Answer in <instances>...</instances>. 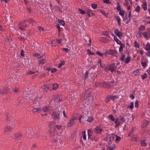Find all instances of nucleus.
<instances>
[{"label":"nucleus","mask_w":150,"mask_h":150,"mask_svg":"<svg viewBox=\"0 0 150 150\" xmlns=\"http://www.w3.org/2000/svg\"><path fill=\"white\" fill-rule=\"evenodd\" d=\"M49 126L51 128L50 135L52 136H54L56 134V122L55 121L51 122L49 124Z\"/></svg>","instance_id":"1"},{"label":"nucleus","mask_w":150,"mask_h":150,"mask_svg":"<svg viewBox=\"0 0 150 150\" xmlns=\"http://www.w3.org/2000/svg\"><path fill=\"white\" fill-rule=\"evenodd\" d=\"M91 91V88H88L86 91L84 93L82 94L81 97V99L82 100H84L86 99L90 94Z\"/></svg>","instance_id":"2"},{"label":"nucleus","mask_w":150,"mask_h":150,"mask_svg":"<svg viewBox=\"0 0 150 150\" xmlns=\"http://www.w3.org/2000/svg\"><path fill=\"white\" fill-rule=\"evenodd\" d=\"M59 112L58 113V116L57 115V119L60 118V115H62V114H63L64 117L67 118V117L65 112V111L63 110V108L62 106H60L58 107Z\"/></svg>","instance_id":"3"},{"label":"nucleus","mask_w":150,"mask_h":150,"mask_svg":"<svg viewBox=\"0 0 150 150\" xmlns=\"http://www.w3.org/2000/svg\"><path fill=\"white\" fill-rule=\"evenodd\" d=\"M106 53L110 55H112L114 56H116L117 52L115 50H106Z\"/></svg>","instance_id":"4"},{"label":"nucleus","mask_w":150,"mask_h":150,"mask_svg":"<svg viewBox=\"0 0 150 150\" xmlns=\"http://www.w3.org/2000/svg\"><path fill=\"white\" fill-rule=\"evenodd\" d=\"M31 96V94L29 92H24L23 94V98L25 100H27Z\"/></svg>","instance_id":"5"},{"label":"nucleus","mask_w":150,"mask_h":150,"mask_svg":"<svg viewBox=\"0 0 150 150\" xmlns=\"http://www.w3.org/2000/svg\"><path fill=\"white\" fill-rule=\"evenodd\" d=\"M76 119V118L74 117L70 119L67 123V127H70L74 125L75 122L74 121Z\"/></svg>","instance_id":"6"},{"label":"nucleus","mask_w":150,"mask_h":150,"mask_svg":"<svg viewBox=\"0 0 150 150\" xmlns=\"http://www.w3.org/2000/svg\"><path fill=\"white\" fill-rule=\"evenodd\" d=\"M117 68V67L115 65V63H113L110 65L109 68L108 69V70H110L111 72L115 71Z\"/></svg>","instance_id":"7"},{"label":"nucleus","mask_w":150,"mask_h":150,"mask_svg":"<svg viewBox=\"0 0 150 150\" xmlns=\"http://www.w3.org/2000/svg\"><path fill=\"white\" fill-rule=\"evenodd\" d=\"M11 88L10 86L7 87V89L6 87L3 88L2 90H0V94L4 95V94H7V92L8 91V90Z\"/></svg>","instance_id":"8"},{"label":"nucleus","mask_w":150,"mask_h":150,"mask_svg":"<svg viewBox=\"0 0 150 150\" xmlns=\"http://www.w3.org/2000/svg\"><path fill=\"white\" fill-rule=\"evenodd\" d=\"M4 134H8L9 132L11 131L12 128L10 126H7L4 127Z\"/></svg>","instance_id":"9"},{"label":"nucleus","mask_w":150,"mask_h":150,"mask_svg":"<svg viewBox=\"0 0 150 150\" xmlns=\"http://www.w3.org/2000/svg\"><path fill=\"white\" fill-rule=\"evenodd\" d=\"M19 25L20 26L18 28L22 30H25L28 26V25L27 24L24 25H22L21 23H20L19 24Z\"/></svg>","instance_id":"10"},{"label":"nucleus","mask_w":150,"mask_h":150,"mask_svg":"<svg viewBox=\"0 0 150 150\" xmlns=\"http://www.w3.org/2000/svg\"><path fill=\"white\" fill-rule=\"evenodd\" d=\"M42 88L44 91H47L48 90H50L51 89L49 86H48L47 85H42L41 86Z\"/></svg>","instance_id":"11"},{"label":"nucleus","mask_w":150,"mask_h":150,"mask_svg":"<svg viewBox=\"0 0 150 150\" xmlns=\"http://www.w3.org/2000/svg\"><path fill=\"white\" fill-rule=\"evenodd\" d=\"M114 33L118 37H120L123 35V33L120 32L117 29H116L114 31Z\"/></svg>","instance_id":"12"},{"label":"nucleus","mask_w":150,"mask_h":150,"mask_svg":"<svg viewBox=\"0 0 150 150\" xmlns=\"http://www.w3.org/2000/svg\"><path fill=\"white\" fill-rule=\"evenodd\" d=\"M102 130L100 127H97L95 128L94 131L96 133H100Z\"/></svg>","instance_id":"13"},{"label":"nucleus","mask_w":150,"mask_h":150,"mask_svg":"<svg viewBox=\"0 0 150 150\" xmlns=\"http://www.w3.org/2000/svg\"><path fill=\"white\" fill-rule=\"evenodd\" d=\"M50 109V108L49 106H44L42 108V110L45 112H46L49 111Z\"/></svg>","instance_id":"14"},{"label":"nucleus","mask_w":150,"mask_h":150,"mask_svg":"<svg viewBox=\"0 0 150 150\" xmlns=\"http://www.w3.org/2000/svg\"><path fill=\"white\" fill-rule=\"evenodd\" d=\"M112 99L111 95H109L107 96L105 99V102L107 103L110 102Z\"/></svg>","instance_id":"15"},{"label":"nucleus","mask_w":150,"mask_h":150,"mask_svg":"<svg viewBox=\"0 0 150 150\" xmlns=\"http://www.w3.org/2000/svg\"><path fill=\"white\" fill-rule=\"evenodd\" d=\"M115 123V124L116 127H118L120 125V122L119 121V119L118 118L116 119L114 121Z\"/></svg>","instance_id":"16"},{"label":"nucleus","mask_w":150,"mask_h":150,"mask_svg":"<svg viewBox=\"0 0 150 150\" xmlns=\"http://www.w3.org/2000/svg\"><path fill=\"white\" fill-rule=\"evenodd\" d=\"M34 56L35 57H37L38 58H41L43 56V55L41 53H36L34 54Z\"/></svg>","instance_id":"17"},{"label":"nucleus","mask_w":150,"mask_h":150,"mask_svg":"<svg viewBox=\"0 0 150 150\" xmlns=\"http://www.w3.org/2000/svg\"><path fill=\"white\" fill-rule=\"evenodd\" d=\"M42 111L41 110L40 108H35L32 110L33 112H40Z\"/></svg>","instance_id":"18"},{"label":"nucleus","mask_w":150,"mask_h":150,"mask_svg":"<svg viewBox=\"0 0 150 150\" xmlns=\"http://www.w3.org/2000/svg\"><path fill=\"white\" fill-rule=\"evenodd\" d=\"M50 113L51 114L53 119H55L56 118V112H54L52 111H51L50 112Z\"/></svg>","instance_id":"19"},{"label":"nucleus","mask_w":150,"mask_h":150,"mask_svg":"<svg viewBox=\"0 0 150 150\" xmlns=\"http://www.w3.org/2000/svg\"><path fill=\"white\" fill-rule=\"evenodd\" d=\"M125 57L126 55L125 54H123L121 56L120 58V60L122 62H124Z\"/></svg>","instance_id":"20"},{"label":"nucleus","mask_w":150,"mask_h":150,"mask_svg":"<svg viewBox=\"0 0 150 150\" xmlns=\"http://www.w3.org/2000/svg\"><path fill=\"white\" fill-rule=\"evenodd\" d=\"M130 18L127 17H126V18L125 19L123 20L127 24H128L130 21Z\"/></svg>","instance_id":"21"},{"label":"nucleus","mask_w":150,"mask_h":150,"mask_svg":"<svg viewBox=\"0 0 150 150\" xmlns=\"http://www.w3.org/2000/svg\"><path fill=\"white\" fill-rule=\"evenodd\" d=\"M141 146L142 147L146 146H147V144L144 140H142L141 142Z\"/></svg>","instance_id":"22"},{"label":"nucleus","mask_w":150,"mask_h":150,"mask_svg":"<svg viewBox=\"0 0 150 150\" xmlns=\"http://www.w3.org/2000/svg\"><path fill=\"white\" fill-rule=\"evenodd\" d=\"M87 14L88 15L89 17L91 16V15H94V14L93 13L92 11L90 9H88L87 12Z\"/></svg>","instance_id":"23"},{"label":"nucleus","mask_w":150,"mask_h":150,"mask_svg":"<svg viewBox=\"0 0 150 150\" xmlns=\"http://www.w3.org/2000/svg\"><path fill=\"white\" fill-rule=\"evenodd\" d=\"M142 7L143 8L144 10H146L147 8V4L146 2L144 3L142 5Z\"/></svg>","instance_id":"24"},{"label":"nucleus","mask_w":150,"mask_h":150,"mask_svg":"<svg viewBox=\"0 0 150 150\" xmlns=\"http://www.w3.org/2000/svg\"><path fill=\"white\" fill-rule=\"evenodd\" d=\"M39 62L40 64H43L44 63L46 62V60L45 59L42 58L39 60Z\"/></svg>","instance_id":"25"},{"label":"nucleus","mask_w":150,"mask_h":150,"mask_svg":"<svg viewBox=\"0 0 150 150\" xmlns=\"http://www.w3.org/2000/svg\"><path fill=\"white\" fill-rule=\"evenodd\" d=\"M28 21L30 24H33V23H35L34 20L32 18H30L27 20Z\"/></svg>","instance_id":"26"},{"label":"nucleus","mask_w":150,"mask_h":150,"mask_svg":"<svg viewBox=\"0 0 150 150\" xmlns=\"http://www.w3.org/2000/svg\"><path fill=\"white\" fill-rule=\"evenodd\" d=\"M100 86L103 87H105L107 85L106 83L104 81L100 82L99 83Z\"/></svg>","instance_id":"27"},{"label":"nucleus","mask_w":150,"mask_h":150,"mask_svg":"<svg viewBox=\"0 0 150 150\" xmlns=\"http://www.w3.org/2000/svg\"><path fill=\"white\" fill-rule=\"evenodd\" d=\"M120 45L119 49V51L120 52H121L123 50V48L125 47V45L124 44H121Z\"/></svg>","instance_id":"28"},{"label":"nucleus","mask_w":150,"mask_h":150,"mask_svg":"<svg viewBox=\"0 0 150 150\" xmlns=\"http://www.w3.org/2000/svg\"><path fill=\"white\" fill-rule=\"evenodd\" d=\"M145 49L147 51H149L150 50V44L147 42Z\"/></svg>","instance_id":"29"},{"label":"nucleus","mask_w":150,"mask_h":150,"mask_svg":"<svg viewBox=\"0 0 150 150\" xmlns=\"http://www.w3.org/2000/svg\"><path fill=\"white\" fill-rule=\"evenodd\" d=\"M65 63V62L64 61H61L60 63L59 64L58 67L59 68H60L61 66L64 65Z\"/></svg>","instance_id":"30"},{"label":"nucleus","mask_w":150,"mask_h":150,"mask_svg":"<svg viewBox=\"0 0 150 150\" xmlns=\"http://www.w3.org/2000/svg\"><path fill=\"white\" fill-rule=\"evenodd\" d=\"M130 59V57H128L125 59L124 62L126 63L127 64L129 62Z\"/></svg>","instance_id":"31"},{"label":"nucleus","mask_w":150,"mask_h":150,"mask_svg":"<svg viewBox=\"0 0 150 150\" xmlns=\"http://www.w3.org/2000/svg\"><path fill=\"white\" fill-rule=\"evenodd\" d=\"M58 22L61 25H64L65 24L64 21L62 20H58Z\"/></svg>","instance_id":"32"},{"label":"nucleus","mask_w":150,"mask_h":150,"mask_svg":"<svg viewBox=\"0 0 150 150\" xmlns=\"http://www.w3.org/2000/svg\"><path fill=\"white\" fill-rule=\"evenodd\" d=\"M114 39L118 44L120 45L122 44L121 42L119 40L117 37H114Z\"/></svg>","instance_id":"33"},{"label":"nucleus","mask_w":150,"mask_h":150,"mask_svg":"<svg viewBox=\"0 0 150 150\" xmlns=\"http://www.w3.org/2000/svg\"><path fill=\"white\" fill-rule=\"evenodd\" d=\"M116 18L117 20V22L118 23L119 25H121V22H120V19L119 16H117L116 17Z\"/></svg>","instance_id":"34"},{"label":"nucleus","mask_w":150,"mask_h":150,"mask_svg":"<svg viewBox=\"0 0 150 150\" xmlns=\"http://www.w3.org/2000/svg\"><path fill=\"white\" fill-rule=\"evenodd\" d=\"M88 137H91L92 135L93 131L91 129H89L88 130Z\"/></svg>","instance_id":"35"},{"label":"nucleus","mask_w":150,"mask_h":150,"mask_svg":"<svg viewBox=\"0 0 150 150\" xmlns=\"http://www.w3.org/2000/svg\"><path fill=\"white\" fill-rule=\"evenodd\" d=\"M109 118L111 120L114 121H115V119L113 115H110L109 116Z\"/></svg>","instance_id":"36"},{"label":"nucleus","mask_w":150,"mask_h":150,"mask_svg":"<svg viewBox=\"0 0 150 150\" xmlns=\"http://www.w3.org/2000/svg\"><path fill=\"white\" fill-rule=\"evenodd\" d=\"M134 47H137L138 48L139 47V44L136 41H135L134 42Z\"/></svg>","instance_id":"37"},{"label":"nucleus","mask_w":150,"mask_h":150,"mask_svg":"<svg viewBox=\"0 0 150 150\" xmlns=\"http://www.w3.org/2000/svg\"><path fill=\"white\" fill-rule=\"evenodd\" d=\"M97 5L96 4H91V7L94 9H96L97 8Z\"/></svg>","instance_id":"38"},{"label":"nucleus","mask_w":150,"mask_h":150,"mask_svg":"<svg viewBox=\"0 0 150 150\" xmlns=\"http://www.w3.org/2000/svg\"><path fill=\"white\" fill-rule=\"evenodd\" d=\"M13 90L15 93L18 92L19 91V88L16 87L13 88Z\"/></svg>","instance_id":"39"},{"label":"nucleus","mask_w":150,"mask_h":150,"mask_svg":"<svg viewBox=\"0 0 150 150\" xmlns=\"http://www.w3.org/2000/svg\"><path fill=\"white\" fill-rule=\"evenodd\" d=\"M82 134H83V139L86 140V132L85 131H83L82 132Z\"/></svg>","instance_id":"40"},{"label":"nucleus","mask_w":150,"mask_h":150,"mask_svg":"<svg viewBox=\"0 0 150 150\" xmlns=\"http://www.w3.org/2000/svg\"><path fill=\"white\" fill-rule=\"evenodd\" d=\"M111 97L112 98V100H113V101H114L115 99L118 98V97L117 96L111 95Z\"/></svg>","instance_id":"41"},{"label":"nucleus","mask_w":150,"mask_h":150,"mask_svg":"<svg viewBox=\"0 0 150 150\" xmlns=\"http://www.w3.org/2000/svg\"><path fill=\"white\" fill-rule=\"evenodd\" d=\"M134 103L132 102L130 103V104L128 106V108H130L131 109H132L133 108Z\"/></svg>","instance_id":"42"},{"label":"nucleus","mask_w":150,"mask_h":150,"mask_svg":"<svg viewBox=\"0 0 150 150\" xmlns=\"http://www.w3.org/2000/svg\"><path fill=\"white\" fill-rule=\"evenodd\" d=\"M21 136V134L19 133H16L14 135V137L15 138H18L20 137Z\"/></svg>","instance_id":"43"},{"label":"nucleus","mask_w":150,"mask_h":150,"mask_svg":"<svg viewBox=\"0 0 150 150\" xmlns=\"http://www.w3.org/2000/svg\"><path fill=\"white\" fill-rule=\"evenodd\" d=\"M140 7L139 6H137L135 9V11L137 12L140 11Z\"/></svg>","instance_id":"44"},{"label":"nucleus","mask_w":150,"mask_h":150,"mask_svg":"<svg viewBox=\"0 0 150 150\" xmlns=\"http://www.w3.org/2000/svg\"><path fill=\"white\" fill-rule=\"evenodd\" d=\"M141 76H142V78L143 79H145V78H146V77H147V74L146 73H145L144 75H142Z\"/></svg>","instance_id":"45"},{"label":"nucleus","mask_w":150,"mask_h":150,"mask_svg":"<svg viewBox=\"0 0 150 150\" xmlns=\"http://www.w3.org/2000/svg\"><path fill=\"white\" fill-rule=\"evenodd\" d=\"M79 10L80 13L81 14H83L85 13V12L84 11L80 8H79Z\"/></svg>","instance_id":"46"},{"label":"nucleus","mask_w":150,"mask_h":150,"mask_svg":"<svg viewBox=\"0 0 150 150\" xmlns=\"http://www.w3.org/2000/svg\"><path fill=\"white\" fill-rule=\"evenodd\" d=\"M149 123V122L147 121H144L143 122V127H146Z\"/></svg>","instance_id":"47"},{"label":"nucleus","mask_w":150,"mask_h":150,"mask_svg":"<svg viewBox=\"0 0 150 150\" xmlns=\"http://www.w3.org/2000/svg\"><path fill=\"white\" fill-rule=\"evenodd\" d=\"M93 120V118L92 117H89L88 118V119L87 120V121L89 122H91L92 120Z\"/></svg>","instance_id":"48"},{"label":"nucleus","mask_w":150,"mask_h":150,"mask_svg":"<svg viewBox=\"0 0 150 150\" xmlns=\"http://www.w3.org/2000/svg\"><path fill=\"white\" fill-rule=\"evenodd\" d=\"M119 13L121 16H124V15L125 12L121 10L120 11V12H119Z\"/></svg>","instance_id":"49"},{"label":"nucleus","mask_w":150,"mask_h":150,"mask_svg":"<svg viewBox=\"0 0 150 150\" xmlns=\"http://www.w3.org/2000/svg\"><path fill=\"white\" fill-rule=\"evenodd\" d=\"M139 30H144L145 29V26L143 25H141L139 28Z\"/></svg>","instance_id":"50"},{"label":"nucleus","mask_w":150,"mask_h":150,"mask_svg":"<svg viewBox=\"0 0 150 150\" xmlns=\"http://www.w3.org/2000/svg\"><path fill=\"white\" fill-rule=\"evenodd\" d=\"M88 71H86L85 74L83 75V77L84 78V79H87V76L88 74Z\"/></svg>","instance_id":"51"},{"label":"nucleus","mask_w":150,"mask_h":150,"mask_svg":"<svg viewBox=\"0 0 150 150\" xmlns=\"http://www.w3.org/2000/svg\"><path fill=\"white\" fill-rule=\"evenodd\" d=\"M49 86H50V85H52L53 86V90H55L56 89V83H54L52 84H51L50 85H48Z\"/></svg>","instance_id":"52"},{"label":"nucleus","mask_w":150,"mask_h":150,"mask_svg":"<svg viewBox=\"0 0 150 150\" xmlns=\"http://www.w3.org/2000/svg\"><path fill=\"white\" fill-rule=\"evenodd\" d=\"M137 136H134L132 137V140L133 141H136L137 140Z\"/></svg>","instance_id":"53"},{"label":"nucleus","mask_w":150,"mask_h":150,"mask_svg":"<svg viewBox=\"0 0 150 150\" xmlns=\"http://www.w3.org/2000/svg\"><path fill=\"white\" fill-rule=\"evenodd\" d=\"M103 2L105 3L108 4H111L110 2L109 1V0H103Z\"/></svg>","instance_id":"54"},{"label":"nucleus","mask_w":150,"mask_h":150,"mask_svg":"<svg viewBox=\"0 0 150 150\" xmlns=\"http://www.w3.org/2000/svg\"><path fill=\"white\" fill-rule=\"evenodd\" d=\"M38 100H38V99H37V100H35V103L36 104V106H38L40 104H39V102H38Z\"/></svg>","instance_id":"55"},{"label":"nucleus","mask_w":150,"mask_h":150,"mask_svg":"<svg viewBox=\"0 0 150 150\" xmlns=\"http://www.w3.org/2000/svg\"><path fill=\"white\" fill-rule=\"evenodd\" d=\"M62 97L61 96H60L59 98H57V102L61 101L62 100Z\"/></svg>","instance_id":"56"},{"label":"nucleus","mask_w":150,"mask_h":150,"mask_svg":"<svg viewBox=\"0 0 150 150\" xmlns=\"http://www.w3.org/2000/svg\"><path fill=\"white\" fill-rule=\"evenodd\" d=\"M117 9L118 11L121 10V7L119 4V3L117 2Z\"/></svg>","instance_id":"57"},{"label":"nucleus","mask_w":150,"mask_h":150,"mask_svg":"<svg viewBox=\"0 0 150 150\" xmlns=\"http://www.w3.org/2000/svg\"><path fill=\"white\" fill-rule=\"evenodd\" d=\"M38 29L39 30H42V31L44 30V29L42 27L40 26H38Z\"/></svg>","instance_id":"58"},{"label":"nucleus","mask_w":150,"mask_h":150,"mask_svg":"<svg viewBox=\"0 0 150 150\" xmlns=\"http://www.w3.org/2000/svg\"><path fill=\"white\" fill-rule=\"evenodd\" d=\"M142 33L141 32H139L137 34V36L139 38H141L142 35Z\"/></svg>","instance_id":"59"},{"label":"nucleus","mask_w":150,"mask_h":150,"mask_svg":"<svg viewBox=\"0 0 150 150\" xmlns=\"http://www.w3.org/2000/svg\"><path fill=\"white\" fill-rule=\"evenodd\" d=\"M96 54L99 55L100 56H102L103 55V53H100L99 51H97L96 52Z\"/></svg>","instance_id":"60"},{"label":"nucleus","mask_w":150,"mask_h":150,"mask_svg":"<svg viewBox=\"0 0 150 150\" xmlns=\"http://www.w3.org/2000/svg\"><path fill=\"white\" fill-rule=\"evenodd\" d=\"M115 146L113 147H111V146L108 147V149L109 150H113L115 147Z\"/></svg>","instance_id":"61"},{"label":"nucleus","mask_w":150,"mask_h":150,"mask_svg":"<svg viewBox=\"0 0 150 150\" xmlns=\"http://www.w3.org/2000/svg\"><path fill=\"white\" fill-rule=\"evenodd\" d=\"M143 36L145 38H146L147 36V33L146 32H144L142 33Z\"/></svg>","instance_id":"62"},{"label":"nucleus","mask_w":150,"mask_h":150,"mask_svg":"<svg viewBox=\"0 0 150 150\" xmlns=\"http://www.w3.org/2000/svg\"><path fill=\"white\" fill-rule=\"evenodd\" d=\"M121 139V138L120 137H119L117 136H116V141H120Z\"/></svg>","instance_id":"63"},{"label":"nucleus","mask_w":150,"mask_h":150,"mask_svg":"<svg viewBox=\"0 0 150 150\" xmlns=\"http://www.w3.org/2000/svg\"><path fill=\"white\" fill-rule=\"evenodd\" d=\"M141 64L143 67H145L146 66V64L145 62H141Z\"/></svg>","instance_id":"64"}]
</instances>
